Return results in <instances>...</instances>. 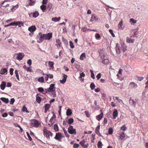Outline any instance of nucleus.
Returning a JSON list of instances; mask_svg holds the SVG:
<instances>
[{
    "mask_svg": "<svg viewBox=\"0 0 148 148\" xmlns=\"http://www.w3.org/2000/svg\"><path fill=\"white\" fill-rule=\"evenodd\" d=\"M99 56L101 59H103L102 61V63L104 64H106L109 62L108 57L106 52L103 50H100L99 51Z\"/></svg>",
    "mask_w": 148,
    "mask_h": 148,
    "instance_id": "obj_1",
    "label": "nucleus"
},
{
    "mask_svg": "<svg viewBox=\"0 0 148 148\" xmlns=\"http://www.w3.org/2000/svg\"><path fill=\"white\" fill-rule=\"evenodd\" d=\"M68 131L69 133L71 134L75 135L76 134V129H74L72 125H69L68 129Z\"/></svg>",
    "mask_w": 148,
    "mask_h": 148,
    "instance_id": "obj_2",
    "label": "nucleus"
},
{
    "mask_svg": "<svg viewBox=\"0 0 148 148\" xmlns=\"http://www.w3.org/2000/svg\"><path fill=\"white\" fill-rule=\"evenodd\" d=\"M31 125L33 127H37L39 126L40 124L38 121L36 119H33L32 120Z\"/></svg>",
    "mask_w": 148,
    "mask_h": 148,
    "instance_id": "obj_3",
    "label": "nucleus"
},
{
    "mask_svg": "<svg viewBox=\"0 0 148 148\" xmlns=\"http://www.w3.org/2000/svg\"><path fill=\"white\" fill-rule=\"evenodd\" d=\"M54 86L55 84H51L49 88L47 90L46 92V93H47L48 92H55V88H54Z\"/></svg>",
    "mask_w": 148,
    "mask_h": 148,
    "instance_id": "obj_4",
    "label": "nucleus"
},
{
    "mask_svg": "<svg viewBox=\"0 0 148 148\" xmlns=\"http://www.w3.org/2000/svg\"><path fill=\"white\" fill-rule=\"evenodd\" d=\"M129 103L131 106H133L134 108H135L136 104V101L132 99L130 97L129 99Z\"/></svg>",
    "mask_w": 148,
    "mask_h": 148,
    "instance_id": "obj_5",
    "label": "nucleus"
},
{
    "mask_svg": "<svg viewBox=\"0 0 148 148\" xmlns=\"http://www.w3.org/2000/svg\"><path fill=\"white\" fill-rule=\"evenodd\" d=\"M116 53H117L119 54L123 51V49L121 48V46H119V44L118 43H117L116 44Z\"/></svg>",
    "mask_w": 148,
    "mask_h": 148,
    "instance_id": "obj_6",
    "label": "nucleus"
},
{
    "mask_svg": "<svg viewBox=\"0 0 148 148\" xmlns=\"http://www.w3.org/2000/svg\"><path fill=\"white\" fill-rule=\"evenodd\" d=\"M45 34V40H49L52 37V34L51 33H48L47 34Z\"/></svg>",
    "mask_w": 148,
    "mask_h": 148,
    "instance_id": "obj_7",
    "label": "nucleus"
},
{
    "mask_svg": "<svg viewBox=\"0 0 148 148\" xmlns=\"http://www.w3.org/2000/svg\"><path fill=\"white\" fill-rule=\"evenodd\" d=\"M138 28L133 29L132 31V36L134 37H136V36L138 34Z\"/></svg>",
    "mask_w": 148,
    "mask_h": 148,
    "instance_id": "obj_8",
    "label": "nucleus"
},
{
    "mask_svg": "<svg viewBox=\"0 0 148 148\" xmlns=\"http://www.w3.org/2000/svg\"><path fill=\"white\" fill-rule=\"evenodd\" d=\"M63 78L62 80H60V82L62 84L64 83L66 81L67 76L64 74H63Z\"/></svg>",
    "mask_w": 148,
    "mask_h": 148,
    "instance_id": "obj_9",
    "label": "nucleus"
},
{
    "mask_svg": "<svg viewBox=\"0 0 148 148\" xmlns=\"http://www.w3.org/2000/svg\"><path fill=\"white\" fill-rule=\"evenodd\" d=\"M62 137L61 133H58L56 134V136L54 137L55 139L56 140H58L60 141H61V138Z\"/></svg>",
    "mask_w": 148,
    "mask_h": 148,
    "instance_id": "obj_10",
    "label": "nucleus"
},
{
    "mask_svg": "<svg viewBox=\"0 0 148 148\" xmlns=\"http://www.w3.org/2000/svg\"><path fill=\"white\" fill-rule=\"evenodd\" d=\"M44 136L48 138H49L50 136H52V134L50 131H47L46 132H44Z\"/></svg>",
    "mask_w": 148,
    "mask_h": 148,
    "instance_id": "obj_11",
    "label": "nucleus"
},
{
    "mask_svg": "<svg viewBox=\"0 0 148 148\" xmlns=\"http://www.w3.org/2000/svg\"><path fill=\"white\" fill-rule=\"evenodd\" d=\"M36 29L35 25H32L29 27L28 29V30L31 32H32L35 31Z\"/></svg>",
    "mask_w": 148,
    "mask_h": 148,
    "instance_id": "obj_12",
    "label": "nucleus"
},
{
    "mask_svg": "<svg viewBox=\"0 0 148 148\" xmlns=\"http://www.w3.org/2000/svg\"><path fill=\"white\" fill-rule=\"evenodd\" d=\"M98 19V17L95 14H93L91 18L90 21H92L94 20H97Z\"/></svg>",
    "mask_w": 148,
    "mask_h": 148,
    "instance_id": "obj_13",
    "label": "nucleus"
},
{
    "mask_svg": "<svg viewBox=\"0 0 148 148\" xmlns=\"http://www.w3.org/2000/svg\"><path fill=\"white\" fill-rule=\"evenodd\" d=\"M7 69L6 68H4L1 70L0 73L2 75L6 74L7 73Z\"/></svg>",
    "mask_w": 148,
    "mask_h": 148,
    "instance_id": "obj_14",
    "label": "nucleus"
},
{
    "mask_svg": "<svg viewBox=\"0 0 148 148\" xmlns=\"http://www.w3.org/2000/svg\"><path fill=\"white\" fill-rule=\"evenodd\" d=\"M45 40V34H42L41 35L40 37L39 38V41H38V43H40L43 42L44 40Z\"/></svg>",
    "mask_w": 148,
    "mask_h": 148,
    "instance_id": "obj_15",
    "label": "nucleus"
},
{
    "mask_svg": "<svg viewBox=\"0 0 148 148\" xmlns=\"http://www.w3.org/2000/svg\"><path fill=\"white\" fill-rule=\"evenodd\" d=\"M6 85V83L4 81L2 82L0 85L1 89L3 90H4L5 88Z\"/></svg>",
    "mask_w": 148,
    "mask_h": 148,
    "instance_id": "obj_16",
    "label": "nucleus"
},
{
    "mask_svg": "<svg viewBox=\"0 0 148 148\" xmlns=\"http://www.w3.org/2000/svg\"><path fill=\"white\" fill-rule=\"evenodd\" d=\"M118 114V113L117 110L116 109L115 110L113 113L112 115L113 116V119H115L116 117L117 116Z\"/></svg>",
    "mask_w": 148,
    "mask_h": 148,
    "instance_id": "obj_17",
    "label": "nucleus"
},
{
    "mask_svg": "<svg viewBox=\"0 0 148 148\" xmlns=\"http://www.w3.org/2000/svg\"><path fill=\"white\" fill-rule=\"evenodd\" d=\"M23 56L24 55L23 53H20L18 54L17 58L18 60H20L22 59Z\"/></svg>",
    "mask_w": 148,
    "mask_h": 148,
    "instance_id": "obj_18",
    "label": "nucleus"
},
{
    "mask_svg": "<svg viewBox=\"0 0 148 148\" xmlns=\"http://www.w3.org/2000/svg\"><path fill=\"white\" fill-rule=\"evenodd\" d=\"M103 117V112H101V114H100L98 115H97L96 116V118L98 120V121H99L101 120V119Z\"/></svg>",
    "mask_w": 148,
    "mask_h": 148,
    "instance_id": "obj_19",
    "label": "nucleus"
},
{
    "mask_svg": "<svg viewBox=\"0 0 148 148\" xmlns=\"http://www.w3.org/2000/svg\"><path fill=\"white\" fill-rule=\"evenodd\" d=\"M121 48L122 49L123 51L124 52L125 51L127 50V46L125 43H123L121 44Z\"/></svg>",
    "mask_w": 148,
    "mask_h": 148,
    "instance_id": "obj_20",
    "label": "nucleus"
},
{
    "mask_svg": "<svg viewBox=\"0 0 148 148\" xmlns=\"http://www.w3.org/2000/svg\"><path fill=\"white\" fill-rule=\"evenodd\" d=\"M134 41V39H132L131 37L129 38L127 37V38L126 41L128 43H133Z\"/></svg>",
    "mask_w": 148,
    "mask_h": 148,
    "instance_id": "obj_21",
    "label": "nucleus"
},
{
    "mask_svg": "<svg viewBox=\"0 0 148 148\" xmlns=\"http://www.w3.org/2000/svg\"><path fill=\"white\" fill-rule=\"evenodd\" d=\"M0 99L5 103H7L9 102V99L8 98H6L5 97H1Z\"/></svg>",
    "mask_w": 148,
    "mask_h": 148,
    "instance_id": "obj_22",
    "label": "nucleus"
},
{
    "mask_svg": "<svg viewBox=\"0 0 148 148\" xmlns=\"http://www.w3.org/2000/svg\"><path fill=\"white\" fill-rule=\"evenodd\" d=\"M60 18V17L58 18L57 17H53L52 18L51 20L53 21L56 22L59 21Z\"/></svg>",
    "mask_w": 148,
    "mask_h": 148,
    "instance_id": "obj_23",
    "label": "nucleus"
},
{
    "mask_svg": "<svg viewBox=\"0 0 148 148\" xmlns=\"http://www.w3.org/2000/svg\"><path fill=\"white\" fill-rule=\"evenodd\" d=\"M72 114V112L71 110L69 108L66 111V115L67 116L71 115Z\"/></svg>",
    "mask_w": 148,
    "mask_h": 148,
    "instance_id": "obj_24",
    "label": "nucleus"
},
{
    "mask_svg": "<svg viewBox=\"0 0 148 148\" xmlns=\"http://www.w3.org/2000/svg\"><path fill=\"white\" fill-rule=\"evenodd\" d=\"M32 14L33 17L34 18L37 17L39 15L38 12L37 11H35V12L33 13H32Z\"/></svg>",
    "mask_w": 148,
    "mask_h": 148,
    "instance_id": "obj_25",
    "label": "nucleus"
},
{
    "mask_svg": "<svg viewBox=\"0 0 148 148\" xmlns=\"http://www.w3.org/2000/svg\"><path fill=\"white\" fill-rule=\"evenodd\" d=\"M37 95L36 96V101L38 103H40L41 101V98L39 96H37Z\"/></svg>",
    "mask_w": 148,
    "mask_h": 148,
    "instance_id": "obj_26",
    "label": "nucleus"
},
{
    "mask_svg": "<svg viewBox=\"0 0 148 148\" xmlns=\"http://www.w3.org/2000/svg\"><path fill=\"white\" fill-rule=\"evenodd\" d=\"M130 85L132 87L136 88L137 87V85L134 82H131L130 84Z\"/></svg>",
    "mask_w": 148,
    "mask_h": 148,
    "instance_id": "obj_27",
    "label": "nucleus"
},
{
    "mask_svg": "<svg viewBox=\"0 0 148 148\" xmlns=\"http://www.w3.org/2000/svg\"><path fill=\"white\" fill-rule=\"evenodd\" d=\"M56 42L57 43V44H56V45H57L58 47H60L61 44L60 40L59 39H56Z\"/></svg>",
    "mask_w": 148,
    "mask_h": 148,
    "instance_id": "obj_28",
    "label": "nucleus"
},
{
    "mask_svg": "<svg viewBox=\"0 0 148 148\" xmlns=\"http://www.w3.org/2000/svg\"><path fill=\"white\" fill-rule=\"evenodd\" d=\"M23 23L22 22L16 21V25H18L19 27L21 26V25H23Z\"/></svg>",
    "mask_w": 148,
    "mask_h": 148,
    "instance_id": "obj_29",
    "label": "nucleus"
},
{
    "mask_svg": "<svg viewBox=\"0 0 148 148\" xmlns=\"http://www.w3.org/2000/svg\"><path fill=\"white\" fill-rule=\"evenodd\" d=\"M84 57L86 58V54L85 53H83L81 55L80 57V60H83Z\"/></svg>",
    "mask_w": 148,
    "mask_h": 148,
    "instance_id": "obj_30",
    "label": "nucleus"
},
{
    "mask_svg": "<svg viewBox=\"0 0 148 148\" xmlns=\"http://www.w3.org/2000/svg\"><path fill=\"white\" fill-rule=\"evenodd\" d=\"M40 8L42 10V12H44L45 11L46 9V7L45 5H41L40 6Z\"/></svg>",
    "mask_w": 148,
    "mask_h": 148,
    "instance_id": "obj_31",
    "label": "nucleus"
},
{
    "mask_svg": "<svg viewBox=\"0 0 148 148\" xmlns=\"http://www.w3.org/2000/svg\"><path fill=\"white\" fill-rule=\"evenodd\" d=\"M125 133L123 132H122L120 135V138L121 140H123L125 138Z\"/></svg>",
    "mask_w": 148,
    "mask_h": 148,
    "instance_id": "obj_32",
    "label": "nucleus"
},
{
    "mask_svg": "<svg viewBox=\"0 0 148 148\" xmlns=\"http://www.w3.org/2000/svg\"><path fill=\"white\" fill-rule=\"evenodd\" d=\"M74 121V119L72 118H71L68 119V123L69 125L71 124L72 123H73Z\"/></svg>",
    "mask_w": 148,
    "mask_h": 148,
    "instance_id": "obj_33",
    "label": "nucleus"
},
{
    "mask_svg": "<svg viewBox=\"0 0 148 148\" xmlns=\"http://www.w3.org/2000/svg\"><path fill=\"white\" fill-rule=\"evenodd\" d=\"M51 106V105L49 104H46L45 105L44 107L45 108V109H46L47 110H49V108H50Z\"/></svg>",
    "mask_w": 148,
    "mask_h": 148,
    "instance_id": "obj_34",
    "label": "nucleus"
},
{
    "mask_svg": "<svg viewBox=\"0 0 148 148\" xmlns=\"http://www.w3.org/2000/svg\"><path fill=\"white\" fill-rule=\"evenodd\" d=\"M53 129L56 132H57L59 130L57 124H55L54 125Z\"/></svg>",
    "mask_w": 148,
    "mask_h": 148,
    "instance_id": "obj_35",
    "label": "nucleus"
},
{
    "mask_svg": "<svg viewBox=\"0 0 148 148\" xmlns=\"http://www.w3.org/2000/svg\"><path fill=\"white\" fill-rule=\"evenodd\" d=\"M123 24V21L122 20L120 22H119V24L118 25V27L120 29H123V27H122Z\"/></svg>",
    "mask_w": 148,
    "mask_h": 148,
    "instance_id": "obj_36",
    "label": "nucleus"
},
{
    "mask_svg": "<svg viewBox=\"0 0 148 148\" xmlns=\"http://www.w3.org/2000/svg\"><path fill=\"white\" fill-rule=\"evenodd\" d=\"M102 142L101 141H99L97 143V147L98 148H102Z\"/></svg>",
    "mask_w": 148,
    "mask_h": 148,
    "instance_id": "obj_37",
    "label": "nucleus"
},
{
    "mask_svg": "<svg viewBox=\"0 0 148 148\" xmlns=\"http://www.w3.org/2000/svg\"><path fill=\"white\" fill-rule=\"evenodd\" d=\"M48 64H49V66L50 67H51V68L53 67V62L49 61V62Z\"/></svg>",
    "mask_w": 148,
    "mask_h": 148,
    "instance_id": "obj_38",
    "label": "nucleus"
},
{
    "mask_svg": "<svg viewBox=\"0 0 148 148\" xmlns=\"http://www.w3.org/2000/svg\"><path fill=\"white\" fill-rule=\"evenodd\" d=\"M95 85L94 83H92L90 86V87L92 90H93L95 87Z\"/></svg>",
    "mask_w": 148,
    "mask_h": 148,
    "instance_id": "obj_39",
    "label": "nucleus"
},
{
    "mask_svg": "<svg viewBox=\"0 0 148 148\" xmlns=\"http://www.w3.org/2000/svg\"><path fill=\"white\" fill-rule=\"evenodd\" d=\"M22 110L24 112H25L27 113H29V112L27 110V108L25 106H24L23 107Z\"/></svg>",
    "mask_w": 148,
    "mask_h": 148,
    "instance_id": "obj_40",
    "label": "nucleus"
},
{
    "mask_svg": "<svg viewBox=\"0 0 148 148\" xmlns=\"http://www.w3.org/2000/svg\"><path fill=\"white\" fill-rule=\"evenodd\" d=\"M56 118V115L54 114L53 115V116L51 117V119H50L49 120V122L51 123H52V122L53 121V119Z\"/></svg>",
    "mask_w": 148,
    "mask_h": 148,
    "instance_id": "obj_41",
    "label": "nucleus"
},
{
    "mask_svg": "<svg viewBox=\"0 0 148 148\" xmlns=\"http://www.w3.org/2000/svg\"><path fill=\"white\" fill-rule=\"evenodd\" d=\"M100 125L99 124V125L97 126L95 130V132H96L97 134H98V133H99V130L100 129Z\"/></svg>",
    "mask_w": 148,
    "mask_h": 148,
    "instance_id": "obj_42",
    "label": "nucleus"
},
{
    "mask_svg": "<svg viewBox=\"0 0 148 148\" xmlns=\"http://www.w3.org/2000/svg\"><path fill=\"white\" fill-rule=\"evenodd\" d=\"M114 97L113 99H114ZM115 98L116 99V100H117L119 102V103H123V101L121 99H119V97H115Z\"/></svg>",
    "mask_w": 148,
    "mask_h": 148,
    "instance_id": "obj_43",
    "label": "nucleus"
},
{
    "mask_svg": "<svg viewBox=\"0 0 148 148\" xmlns=\"http://www.w3.org/2000/svg\"><path fill=\"white\" fill-rule=\"evenodd\" d=\"M44 80V78L42 77H39L38 79V81L41 83L43 82Z\"/></svg>",
    "mask_w": 148,
    "mask_h": 148,
    "instance_id": "obj_44",
    "label": "nucleus"
},
{
    "mask_svg": "<svg viewBox=\"0 0 148 148\" xmlns=\"http://www.w3.org/2000/svg\"><path fill=\"white\" fill-rule=\"evenodd\" d=\"M113 132V129L112 128H110L108 130V134H112Z\"/></svg>",
    "mask_w": 148,
    "mask_h": 148,
    "instance_id": "obj_45",
    "label": "nucleus"
},
{
    "mask_svg": "<svg viewBox=\"0 0 148 148\" xmlns=\"http://www.w3.org/2000/svg\"><path fill=\"white\" fill-rule=\"evenodd\" d=\"M69 45L71 48L73 49L74 47L73 43L71 41H69Z\"/></svg>",
    "mask_w": 148,
    "mask_h": 148,
    "instance_id": "obj_46",
    "label": "nucleus"
},
{
    "mask_svg": "<svg viewBox=\"0 0 148 148\" xmlns=\"http://www.w3.org/2000/svg\"><path fill=\"white\" fill-rule=\"evenodd\" d=\"M18 7V4H17L16 5L13 6H12V8L11 9V10L13 11V10H15L17 9Z\"/></svg>",
    "mask_w": 148,
    "mask_h": 148,
    "instance_id": "obj_47",
    "label": "nucleus"
},
{
    "mask_svg": "<svg viewBox=\"0 0 148 148\" xmlns=\"http://www.w3.org/2000/svg\"><path fill=\"white\" fill-rule=\"evenodd\" d=\"M35 3V1L33 0H30L29 4L30 5H33Z\"/></svg>",
    "mask_w": 148,
    "mask_h": 148,
    "instance_id": "obj_48",
    "label": "nucleus"
},
{
    "mask_svg": "<svg viewBox=\"0 0 148 148\" xmlns=\"http://www.w3.org/2000/svg\"><path fill=\"white\" fill-rule=\"evenodd\" d=\"M38 91L40 92H42L44 91V90L42 87H39L38 88Z\"/></svg>",
    "mask_w": 148,
    "mask_h": 148,
    "instance_id": "obj_49",
    "label": "nucleus"
},
{
    "mask_svg": "<svg viewBox=\"0 0 148 148\" xmlns=\"http://www.w3.org/2000/svg\"><path fill=\"white\" fill-rule=\"evenodd\" d=\"M126 129V127L125 125H123L121 128V129L123 131H125Z\"/></svg>",
    "mask_w": 148,
    "mask_h": 148,
    "instance_id": "obj_50",
    "label": "nucleus"
},
{
    "mask_svg": "<svg viewBox=\"0 0 148 148\" xmlns=\"http://www.w3.org/2000/svg\"><path fill=\"white\" fill-rule=\"evenodd\" d=\"M85 140L83 139L82 141H81L79 142V144L83 147L85 144Z\"/></svg>",
    "mask_w": 148,
    "mask_h": 148,
    "instance_id": "obj_51",
    "label": "nucleus"
},
{
    "mask_svg": "<svg viewBox=\"0 0 148 148\" xmlns=\"http://www.w3.org/2000/svg\"><path fill=\"white\" fill-rule=\"evenodd\" d=\"M130 22L131 23H136V21L133 18H131L130 19Z\"/></svg>",
    "mask_w": 148,
    "mask_h": 148,
    "instance_id": "obj_52",
    "label": "nucleus"
},
{
    "mask_svg": "<svg viewBox=\"0 0 148 148\" xmlns=\"http://www.w3.org/2000/svg\"><path fill=\"white\" fill-rule=\"evenodd\" d=\"M109 32L111 34L112 37H114L115 36V35L114 34L112 30L111 29H109Z\"/></svg>",
    "mask_w": 148,
    "mask_h": 148,
    "instance_id": "obj_53",
    "label": "nucleus"
},
{
    "mask_svg": "<svg viewBox=\"0 0 148 148\" xmlns=\"http://www.w3.org/2000/svg\"><path fill=\"white\" fill-rule=\"evenodd\" d=\"M15 99L14 98H11L10 101V104H13L15 101Z\"/></svg>",
    "mask_w": 148,
    "mask_h": 148,
    "instance_id": "obj_54",
    "label": "nucleus"
},
{
    "mask_svg": "<svg viewBox=\"0 0 148 148\" xmlns=\"http://www.w3.org/2000/svg\"><path fill=\"white\" fill-rule=\"evenodd\" d=\"M79 146L78 144L75 143L73 145V147L74 148H78Z\"/></svg>",
    "mask_w": 148,
    "mask_h": 148,
    "instance_id": "obj_55",
    "label": "nucleus"
},
{
    "mask_svg": "<svg viewBox=\"0 0 148 148\" xmlns=\"http://www.w3.org/2000/svg\"><path fill=\"white\" fill-rule=\"evenodd\" d=\"M95 36L96 38L97 39H99L100 38V36L98 33L96 34Z\"/></svg>",
    "mask_w": 148,
    "mask_h": 148,
    "instance_id": "obj_56",
    "label": "nucleus"
},
{
    "mask_svg": "<svg viewBox=\"0 0 148 148\" xmlns=\"http://www.w3.org/2000/svg\"><path fill=\"white\" fill-rule=\"evenodd\" d=\"M108 121H107V118H105L104 119V120H103V124L104 125L106 124L107 123Z\"/></svg>",
    "mask_w": 148,
    "mask_h": 148,
    "instance_id": "obj_57",
    "label": "nucleus"
},
{
    "mask_svg": "<svg viewBox=\"0 0 148 148\" xmlns=\"http://www.w3.org/2000/svg\"><path fill=\"white\" fill-rule=\"evenodd\" d=\"M62 130H63V131L64 132L65 136H66V135H68V134L67 133V132L66 131V130L65 129L64 127H63L62 128Z\"/></svg>",
    "mask_w": 148,
    "mask_h": 148,
    "instance_id": "obj_58",
    "label": "nucleus"
},
{
    "mask_svg": "<svg viewBox=\"0 0 148 148\" xmlns=\"http://www.w3.org/2000/svg\"><path fill=\"white\" fill-rule=\"evenodd\" d=\"M8 115V114L7 113H5L3 114L2 115V116L4 118L7 117Z\"/></svg>",
    "mask_w": 148,
    "mask_h": 148,
    "instance_id": "obj_59",
    "label": "nucleus"
},
{
    "mask_svg": "<svg viewBox=\"0 0 148 148\" xmlns=\"http://www.w3.org/2000/svg\"><path fill=\"white\" fill-rule=\"evenodd\" d=\"M101 73H99L96 76V77L97 78L98 80H99L101 77Z\"/></svg>",
    "mask_w": 148,
    "mask_h": 148,
    "instance_id": "obj_60",
    "label": "nucleus"
},
{
    "mask_svg": "<svg viewBox=\"0 0 148 148\" xmlns=\"http://www.w3.org/2000/svg\"><path fill=\"white\" fill-rule=\"evenodd\" d=\"M26 70L27 71L32 72V69L30 67H27Z\"/></svg>",
    "mask_w": 148,
    "mask_h": 148,
    "instance_id": "obj_61",
    "label": "nucleus"
},
{
    "mask_svg": "<svg viewBox=\"0 0 148 148\" xmlns=\"http://www.w3.org/2000/svg\"><path fill=\"white\" fill-rule=\"evenodd\" d=\"M97 103L96 101L95 100V107L97 108H99V106L97 104Z\"/></svg>",
    "mask_w": 148,
    "mask_h": 148,
    "instance_id": "obj_62",
    "label": "nucleus"
},
{
    "mask_svg": "<svg viewBox=\"0 0 148 148\" xmlns=\"http://www.w3.org/2000/svg\"><path fill=\"white\" fill-rule=\"evenodd\" d=\"M32 61L31 59H29L27 62V63L30 66L32 64Z\"/></svg>",
    "mask_w": 148,
    "mask_h": 148,
    "instance_id": "obj_63",
    "label": "nucleus"
},
{
    "mask_svg": "<svg viewBox=\"0 0 148 148\" xmlns=\"http://www.w3.org/2000/svg\"><path fill=\"white\" fill-rule=\"evenodd\" d=\"M85 75V74L83 72L80 74V76L79 77L82 78V77H84Z\"/></svg>",
    "mask_w": 148,
    "mask_h": 148,
    "instance_id": "obj_64",
    "label": "nucleus"
}]
</instances>
